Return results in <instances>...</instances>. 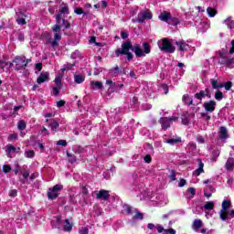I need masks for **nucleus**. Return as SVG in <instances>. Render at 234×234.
Wrapping results in <instances>:
<instances>
[{
	"label": "nucleus",
	"instance_id": "obj_53",
	"mask_svg": "<svg viewBox=\"0 0 234 234\" xmlns=\"http://www.w3.org/2000/svg\"><path fill=\"white\" fill-rule=\"evenodd\" d=\"M14 173L15 175H19V172L21 173L23 170H21V166H19V165H17L15 168H14Z\"/></svg>",
	"mask_w": 234,
	"mask_h": 234
},
{
	"label": "nucleus",
	"instance_id": "obj_35",
	"mask_svg": "<svg viewBox=\"0 0 234 234\" xmlns=\"http://www.w3.org/2000/svg\"><path fill=\"white\" fill-rule=\"evenodd\" d=\"M207 13L209 17H215V16H217V9H215L213 7H207Z\"/></svg>",
	"mask_w": 234,
	"mask_h": 234
},
{
	"label": "nucleus",
	"instance_id": "obj_3",
	"mask_svg": "<svg viewBox=\"0 0 234 234\" xmlns=\"http://www.w3.org/2000/svg\"><path fill=\"white\" fill-rule=\"evenodd\" d=\"M144 50L140 45L135 44L133 47V51L134 52L136 58H145L147 54H151V46L147 42L143 43Z\"/></svg>",
	"mask_w": 234,
	"mask_h": 234
},
{
	"label": "nucleus",
	"instance_id": "obj_42",
	"mask_svg": "<svg viewBox=\"0 0 234 234\" xmlns=\"http://www.w3.org/2000/svg\"><path fill=\"white\" fill-rule=\"evenodd\" d=\"M135 215L133 218V220H142L144 218V215L140 212H137L136 209H134Z\"/></svg>",
	"mask_w": 234,
	"mask_h": 234
},
{
	"label": "nucleus",
	"instance_id": "obj_54",
	"mask_svg": "<svg viewBox=\"0 0 234 234\" xmlns=\"http://www.w3.org/2000/svg\"><path fill=\"white\" fill-rule=\"evenodd\" d=\"M9 197H11L12 198H15V197H17V190L13 189L9 192Z\"/></svg>",
	"mask_w": 234,
	"mask_h": 234
},
{
	"label": "nucleus",
	"instance_id": "obj_44",
	"mask_svg": "<svg viewBox=\"0 0 234 234\" xmlns=\"http://www.w3.org/2000/svg\"><path fill=\"white\" fill-rule=\"evenodd\" d=\"M222 98H224V94L220 90L216 91L215 100L220 101Z\"/></svg>",
	"mask_w": 234,
	"mask_h": 234
},
{
	"label": "nucleus",
	"instance_id": "obj_45",
	"mask_svg": "<svg viewBox=\"0 0 234 234\" xmlns=\"http://www.w3.org/2000/svg\"><path fill=\"white\" fill-rule=\"evenodd\" d=\"M10 171H12V166H10V165H3V172L5 174L10 173Z\"/></svg>",
	"mask_w": 234,
	"mask_h": 234
},
{
	"label": "nucleus",
	"instance_id": "obj_7",
	"mask_svg": "<svg viewBox=\"0 0 234 234\" xmlns=\"http://www.w3.org/2000/svg\"><path fill=\"white\" fill-rule=\"evenodd\" d=\"M63 189L62 185H55L52 188L48 190V198L49 200H55L57 197H59V191Z\"/></svg>",
	"mask_w": 234,
	"mask_h": 234
},
{
	"label": "nucleus",
	"instance_id": "obj_28",
	"mask_svg": "<svg viewBox=\"0 0 234 234\" xmlns=\"http://www.w3.org/2000/svg\"><path fill=\"white\" fill-rule=\"evenodd\" d=\"M206 96H207V90H201L200 92L195 94V98L200 101H202Z\"/></svg>",
	"mask_w": 234,
	"mask_h": 234
},
{
	"label": "nucleus",
	"instance_id": "obj_6",
	"mask_svg": "<svg viewBox=\"0 0 234 234\" xmlns=\"http://www.w3.org/2000/svg\"><path fill=\"white\" fill-rule=\"evenodd\" d=\"M52 31L54 32V40L51 41L52 48H56L58 47V41L61 39V27L55 25L52 27Z\"/></svg>",
	"mask_w": 234,
	"mask_h": 234
},
{
	"label": "nucleus",
	"instance_id": "obj_52",
	"mask_svg": "<svg viewBox=\"0 0 234 234\" xmlns=\"http://www.w3.org/2000/svg\"><path fill=\"white\" fill-rule=\"evenodd\" d=\"M155 229L157 230L158 233H164V231H165V229H164V226L162 225H156Z\"/></svg>",
	"mask_w": 234,
	"mask_h": 234
},
{
	"label": "nucleus",
	"instance_id": "obj_62",
	"mask_svg": "<svg viewBox=\"0 0 234 234\" xmlns=\"http://www.w3.org/2000/svg\"><path fill=\"white\" fill-rule=\"evenodd\" d=\"M78 57H80V51H75L71 54L72 59H76Z\"/></svg>",
	"mask_w": 234,
	"mask_h": 234
},
{
	"label": "nucleus",
	"instance_id": "obj_36",
	"mask_svg": "<svg viewBox=\"0 0 234 234\" xmlns=\"http://www.w3.org/2000/svg\"><path fill=\"white\" fill-rule=\"evenodd\" d=\"M17 129L19 131H25L27 129V122L25 121H19L17 122Z\"/></svg>",
	"mask_w": 234,
	"mask_h": 234
},
{
	"label": "nucleus",
	"instance_id": "obj_18",
	"mask_svg": "<svg viewBox=\"0 0 234 234\" xmlns=\"http://www.w3.org/2000/svg\"><path fill=\"white\" fill-rule=\"evenodd\" d=\"M90 87L91 90H101L103 89V83H101V81L91 80Z\"/></svg>",
	"mask_w": 234,
	"mask_h": 234
},
{
	"label": "nucleus",
	"instance_id": "obj_43",
	"mask_svg": "<svg viewBox=\"0 0 234 234\" xmlns=\"http://www.w3.org/2000/svg\"><path fill=\"white\" fill-rule=\"evenodd\" d=\"M76 64L75 63H67L63 66L62 71L65 72V70H70L72 67H74Z\"/></svg>",
	"mask_w": 234,
	"mask_h": 234
},
{
	"label": "nucleus",
	"instance_id": "obj_22",
	"mask_svg": "<svg viewBox=\"0 0 234 234\" xmlns=\"http://www.w3.org/2000/svg\"><path fill=\"white\" fill-rule=\"evenodd\" d=\"M204 226V223L200 219H195L193 224H192V229L194 231H198L200 228Z\"/></svg>",
	"mask_w": 234,
	"mask_h": 234
},
{
	"label": "nucleus",
	"instance_id": "obj_55",
	"mask_svg": "<svg viewBox=\"0 0 234 234\" xmlns=\"http://www.w3.org/2000/svg\"><path fill=\"white\" fill-rule=\"evenodd\" d=\"M40 134L42 136H48V130H47V128L43 127L41 132H40Z\"/></svg>",
	"mask_w": 234,
	"mask_h": 234
},
{
	"label": "nucleus",
	"instance_id": "obj_60",
	"mask_svg": "<svg viewBox=\"0 0 234 234\" xmlns=\"http://www.w3.org/2000/svg\"><path fill=\"white\" fill-rule=\"evenodd\" d=\"M197 142H198V144H204L205 142L204 137H202L201 135H197Z\"/></svg>",
	"mask_w": 234,
	"mask_h": 234
},
{
	"label": "nucleus",
	"instance_id": "obj_49",
	"mask_svg": "<svg viewBox=\"0 0 234 234\" xmlns=\"http://www.w3.org/2000/svg\"><path fill=\"white\" fill-rule=\"evenodd\" d=\"M223 84H224L223 87L226 89V90H229L231 87H233V83L231 81L225 82Z\"/></svg>",
	"mask_w": 234,
	"mask_h": 234
},
{
	"label": "nucleus",
	"instance_id": "obj_33",
	"mask_svg": "<svg viewBox=\"0 0 234 234\" xmlns=\"http://www.w3.org/2000/svg\"><path fill=\"white\" fill-rule=\"evenodd\" d=\"M51 224H52L53 228L60 229L61 228V217L56 218V220L51 221Z\"/></svg>",
	"mask_w": 234,
	"mask_h": 234
},
{
	"label": "nucleus",
	"instance_id": "obj_39",
	"mask_svg": "<svg viewBox=\"0 0 234 234\" xmlns=\"http://www.w3.org/2000/svg\"><path fill=\"white\" fill-rule=\"evenodd\" d=\"M24 154L26 158H34V156H36V153L33 150H27Z\"/></svg>",
	"mask_w": 234,
	"mask_h": 234
},
{
	"label": "nucleus",
	"instance_id": "obj_10",
	"mask_svg": "<svg viewBox=\"0 0 234 234\" xmlns=\"http://www.w3.org/2000/svg\"><path fill=\"white\" fill-rule=\"evenodd\" d=\"M145 19H153V13L149 11V9H146L144 11H141L138 14L137 21L138 23H144Z\"/></svg>",
	"mask_w": 234,
	"mask_h": 234
},
{
	"label": "nucleus",
	"instance_id": "obj_23",
	"mask_svg": "<svg viewBox=\"0 0 234 234\" xmlns=\"http://www.w3.org/2000/svg\"><path fill=\"white\" fill-rule=\"evenodd\" d=\"M223 23L228 27V28H229V30L234 29V20H232L231 16H229L227 19H225Z\"/></svg>",
	"mask_w": 234,
	"mask_h": 234
},
{
	"label": "nucleus",
	"instance_id": "obj_15",
	"mask_svg": "<svg viewBox=\"0 0 234 234\" xmlns=\"http://www.w3.org/2000/svg\"><path fill=\"white\" fill-rule=\"evenodd\" d=\"M69 16V5H64L60 10L59 13L56 16L57 23H60L61 19H63V16Z\"/></svg>",
	"mask_w": 234,
	"mask_h": 234
},
{
	"label": "nucleus",
	"instance_id": "obj_26",
	"mask_svg": "<svg viewBox=\"0 0 234 234\" xmlns=\"http://www.w3.org/2000/svg\"><path fill=\"white\" fill-rule=\"evenodd\" d=\"M48 127H50L51 131L56 133V131H58V127H59V123H58V122H56L55 120H50Z\"/></svg>",
	"mask_w": 234,
	"mask_h": 234
},
{
	"label": "nucleus",
	"instance_id": "obj_59",
	"mask_svg": "<svg viewBox=\"0 0 234 234\" xmlns=\"http://www.w3.org/2000/svg\"><path fill=\"white\" fill-rule=\"evenodd\" d=\"M17 139V133H12L9 135L8 140L12 142V140Z\"/></svg>",
	"mask_w": 234,
	"mask_h": 234
},
{
	"label": "nucleus",
	"instance_id": "obj_41",
	"mask_svg": "<svg viewBox=\"0 0 234 234\" xmlns=\"http://www.w3.org/2000/svg\"><path fill=\"white\" fill-rule=\"evenodd\" d=\"M67 156H68V160L69 162V164H75L76 162V156L69 152H67Z\"/></svg>",
	"mask_w": 234,
	"mask_h": 234
},
{
	"label": "nucleus",
	"instance_id": "obj_64",
	"mask_svg": "<svg viewBox=\"0 0 234 234\" xmlns=\"http://www.w3.org/2000/svg\"><path fill=\"white\" fill-rule=\"evenodd\" d=\"M231 45H232V47L229 49V54H234V39L232 40Z\"/></svg>",
	"mask_w": 234,
	"mask_h": 234
},
{
	"label": "nucleus",
	"instance_id": "obj_47",
	"mask_svg": "<svg viewBox=\"0 0 234 234\" xmlns=\"http://www.w3.org/2000/svg\"><path fill=\"white\" fill-rule=\"evenodd\" d=\"M161 89H162L164 94H168L169 93V88L167 87V84H162Z\"/></svg>",
	"mask_w": 234,
	"mask_h": 234
},
{
	"label": "nucleus",
	"instance_id": "obj_56",
	"mask_svg": "<svg viewBox=\"0 0 234 234\" xmlns=\"http://www.w3.org/2000/svg\"><path fill=\"white\" fill-rule=\"evenodd\" d=\"M57 145H61L62 147H67V141L59 140L58 142H57Z\"/></svg>",
	"mask_w": 234,
	"mask_h": 234
},
{
	"label": "nucleus",
	"instance_id": "obj_34",
	"mask_svg": "<svg viewBox=\"0 0 234 234\" xmlns=\"http://www.w3.org/2000/svg\"><path fill=\"white\" fill-rule=\"evenodd\" d=\"M5 149H6L8 157H10V153H16V151H17V149H16V147H14V145H12V144H7L5 146Z\"/></svg>",
	"mask_w": 234,
	"mask_h": 234
},
{
	"label": "nucleus",
	"instance_id": "obj_63",
	"mask_svg": "<svg viewBox=\"0 0 234 234\" xmlns=\"http://www.w3.org/2000/svg\"><path fill=\"white\" fill-rule=\"evenodd\" d=\"M62 22L65 28H70V24L69 23V21L63 19Z\"/></svg>",
	"mask_w": 234,
	"mask_h": 234
},
{
	"label": "nucleus",
	"instance_id": "obj_14",
	"mask_svg": "<svg viewBox=\"0 0 234 234\" xmlns=\"http://www.w3.org/2000/svg\"><path fill=\"white\" fill-rule=\"evenodd\" d=\"M20 175L21 176H18V180L21 182V184H27V182H28V176H30V172L23 168Z\"/></svg>",
	"mask_w": 234,
	"mask_h": 234
},
{
	"label": "nucleus",
	"instance_id": "obj_19",
	"mask_svg": "<svg viewBox=\"0 0 234 234\" xmlns=\"http://www.w3.org/2000/svg\"><path fill=\"white\" fill-rule=\"evenodd\" d=\"M198 162V166L197 169H196L193 172L194 176H200V175H202V173H204V163H202V160L197 159Z\"/></svg>",
	"mask_w": 234,
	"mask_h": 234
},
{
	"label": "nucleus",
	"instance_id": "obj_40",
	"mask_svg": "<svg viewBox=\"0 0 234 234\" xmlns=\"http://www.w3.org/2000/svg\"><path fill=\"white\" fill-rule=\"evenodd\" d=\"M122 209L127 215H132L133 214V207L129 205H123Z\"/></svg>",
	"mask_w": 234,
	"mask_h": 234
},
{
	"label": "nucleus",
	"instance_id": "obj_13",
	"mask_svg": "<svg viewBox=\"0 0 234 234\" xmlns=\"http://www.w3.org/2000/svg\"><path fill=\"white\" fill-rule=\"evenodd\" d=\"M176 45L180 52H187V50H189V44H187L186 40L176 41Z\"/></svg>",
	"mask_w": 234,
	"mask_h": 234
},
{
	"label": "nucleus",
	"instance_id": "obj_51",
	"mask_svg": "<svg viewBox=\"0 0 234 234\" xmlns=\"http://www.w3.org/2000/svg\"><path fill=\"white\" fill-rule=\"evenodd\" d=\"M74 12L77 14V16H81V14H85V11H83L80 7H75Z\"/></svg>",
	"mask_w": 234,
	"mask_h": 234
},
{
	"label": "nucleus",
	"instance_id": "obj_5",
	"mask_svg": "<svg viewBox=\"0 0 234 234\" xmlns=\"http://www.w3.org/2000/svg\"><path fill=\"white\" fill-rule=\"evenodd\" d=\"M231 207V201L224 200L221 204V210L219 211V218L221 220H228V209Z\"/></svg>",
	"mask_w": 234,
	"mask_h": 234
},
{
	"label": "nucleus",
	"instance_id": "obj_20",
	"mask_svg": "<svg viewBox=\"0 0 234 234\" xmlns=\"http://www.w3.org/2000/svg\"><path fill=\"white\" fill-rule=\"evenodd\" d=\"M17 14V18H16V23L18 25H27V21L25 20V18L27 17V15H25V13L23 11H20Z\"/></svg>",
	"mask_w": 234,
	"mask_h": 234
},
{
	"label": "nucleus",
	"instance_id": "obj_30",
	"mask_svg": "<svg viewBox=\"0 0 234 234\" xmlns=\"http://www.w3.org/2000/svg\"><path fill=\"white\" fill-rule=\"evenodd\" d=\"M191 122L190 115L187 112L183 113L182 115V123L183 125H187Z\"/></svg>",
	"mask_w": 234,
	"mask_h": 234
},
{
	"label": "nucleus",
	"instance_id": "obj_27",
	"mask_svg": "<svg viewBox=\"0 0 234 234\" xmlns=\"http://www.w3.org/2000/svg\"><path fill=\"white\" fill-rule=\"evenodd\" d=\"M74 81H75V83L80 85V84L83 83V81H85V77L81 74L74 75Z\"/></svg>",
	"mask_w": 234,
	"mask_h": 234
},
{
	"label": "nucleus",
	"instance_id": "obj_31",
	"mask_svg": "<svg viewBox=\"0 0 234 234\" xmlns=\"http://www.w3.org/2000/svg\"><path fill=\"white\" fill-rule=\"evenodd\" d=\"M204 209L206 211H211L212 209H215V203L213 201L206 202L204 205Z\"/></svg>",
	"mask_w": 234,
	"mask_h": 234
},
{
	"label": "nucleus",
	"instance_id": "obj_12",
	"mask_svg": "<svg viewBox=\"0 0 234 234\" xmlns=\"http://www.w3.org/2000/svg\"><path fill=\"white\" fill-rule=\"evenodd\" d=\"M217 107V101H207L203 103V108L207 112H215V109Z\"/></svg>",
	"mask_w": 234,
	"mask_h": 234
},
{
	"label": "nucleus",
	"instance_id": "obj_57",
	"mask_svg": "<svg viewBox=\"0 0 234 234\" xmlns=\"http://www.w3.org/2000/svg\"><path fill=\"white\" fill-rule=\"evenodd\" d=\"M59 89L58 86L54 87L52 90V93L54 94V96H58V94H59Z\"/></svg>",
	"mask_w": 234,
	"mask_h": 234
},
{
	"label": "nucleus",
	"instance_id": "obj_29",
	"mask_svg": "<svg viewBox=\"0 0 234 234\" xmlns=\"http://www.w3.org/2000/svg\"><path fill=\"white\" fill-rule=\"evenodd\" d=\"M211 85L213 89H223L224 83L218 82V80H211Z\"/></svg>",
	"mask_w": 234,
	"mask_h": 234
},
{
	"label": "nucleus",
	"instance_id": "obj_21",
	"mask_svg": "<svg viewBox=\"0 0 234 234\" xmlns=\"http://www.w3.org/2000/svg\"><path fill=\"white\" fill-rule=\"evenodd\" d=\"M48 72H42L37 80V82L40 85L41 83H45V81H48Z\"/></svg>",
	"mask_w": 234,
	"mask_h": 234
},
{
	"label": "nucleus",
	"instance_id": "obj_46",
	"mask_svg": "<svg viewBox=\"0 0 234 234\" xmlns=\"http://www.w3.org/2000/svg\"><path fill=\"white\" fill-rule=\"evenodd\" d=\"M113 169L114 168H112L111 170L104 172L103 176L104 178H106V180H109L111 178V173H112Z\"/></svg>",
	"mask_w": 234,
	"mask_h": 234
},
{
	"label": "nucleus",
	"instance_id": "obj_8",
	"mask_svg": "<svg viewBox=\"0 0 234 234\" xmlns=\"http://www.w3.org/2000/svg\"><path fill=\"white\" fill-rule=\"evenodd\" d=\"M174 122H178V116L163 117L160 119V123L165 131L169 129Z\"/></svg>",
	"mask_w": 234,
	"mask_h": 234
},
{
	"label": "nucleus",
	"instance_id": "obj_1",
	"mask_svg": "<svg viewBox=\"0 0 234 234\" xmlns=\"http://www.w3.org/2000/svg\"><path fill=\"white\" fill-rule=\"evenodd\" d=\"M133 43H131V41H126L123 44H122L121 48L115 50V56L117 58L120 55L126 56L127 60L132 61L133 53H131L130 50H133Z\"/></svg>",
	"mask_w": 234,
	"mask_h": 234
},
{
	"label": "nucleus",
	"instance_id": "obj_4",
	"mask_svg": "<svg viewBox=\"0 0 234 234\" xmlns=\"http://www.w3.org/2000/svg\"><path fill=\"white\" fill-rule=\"evenodd\" d=\"M159 19L160 21H164L165 23H168V25H178V19L177 18H172L171 17V13L164 11L159 15Z\"/></svg>",
	"mask_w": 234,
	"mask_h": 234
},
{
	"label": "nucleus",
	"instance_id": "obj_2",
	"mask_svg": "<svg viewBox=\"0 0 234 234\" xmlns=\"http://www.w3.org/2000/svg\"><path fill=\"white\" fill-rule=\"evenodd\" d=\"M173 43L176 44L173 39L163 38L157 42V45L160 50H163L164 52H169V54H173L175 50H176L175 46H173Z\"/></svg>",
	"mask_w": 234,
	"mask_h": 234
},
{
	"label": "nucleus",
	"instance_id": "obj_58",
	"mask_svg": "<svg viewBox=\"0 0 234 234\" xmlns=\"http://www.w3.org/2000/svg\"><path fill=\"white\" fill-rule=\"evenodd\" d=\"M80 234H89V229L87 228H81L80 229Z\"/></svg>",
	"mask_w": 234,
	"mask_h": 234
},
{
	"label": "nucleus",
	"instance_id": "obj_24",
	"mask_svg": "<svg viewBox=\"0 0 234 234\" xmlns=\"http://www.w3.org/2000/svg\"><path fill=\"white\" fill-rule=\"evenodd\" d=\"M225 167H226L227 171H233V168H234V159L229 157L227 160Z\"/></svg>",
	"mask_w": 234,
	"mask_h": 234
},
{
	"label": "nucleus",
	"instance_id": "obj_61",
	"mask_svg": "<svg viewBox=\"0 0 234 234\" xmlns=\"http://www.w3.org/2000/svg\"><path fill=\"white\" fill-rule=\"evenodd\" d=\"M165 231L167 234H176V230H175L174 229H165Z\"/></svg>",
	"mask_w": 234,
	"mask_h": 234
},
{
	"label": "nucleus",
	"instance_id": "obj_17",
	"mask_svg": "<svg viewBox=\"0 0 234 234\" xmlns=\"http://www.w3.org/2000/svg\"><path fill=\"white\" fill-rule=\"evenodd\" d=\"M110 197H111V195L109 194V191H107V190H100L96 194V197L98 200H109Z\"/></svg>",
	"mask_w": 234,
	"mask_h": 234
},
{
	"label": "nucleus",
	"instance_id": "obj_50",
	"mask_svg": "<svg viewBox=\"0 0 234 234\" xmlns=\"http://www.w3.org/2000/svg\"><path fill=\"white\" fill-rule=\"evenodd\" d=\"M183 101H185V103H189L190 101V104H193V100L189 99V95H184Z\"/></svg>",
	"mask_w": 234,
	"mask_h": 234
},
{
	"label": "nucleus",
	"instance_id": "obj_37",
	"mask_svg": "<svg viewBox=\"0 0 234 234\" xmlns=\"http://www.w3.org/2000/svg\"><path fill=\"white\" fill-rule=\"evenodd\" d=\"M71 230H72V224H70V221H69V219H65L64 231H71Z\"/></svg>",
	"mask_w": 234,
	"mask_h": 234
},
{
	"label": "nucleus",
	"instance_id": "obj_25",
	"mask_svg": "<svg viewBox=\"0 0 234 234\" xmlns=\"http://www.w3.org/2000/svg\"><path fill=\"white\" fill-rule=\"evenodd\" d=\"M182 142V138L177 137V138H172L165 141V144H169V145H176V144H180Z\"/></svg>",
	"mask_w": 234,
	"mask_h": 234
},
{
	"label": "nucleus",
	"instance_id": "obj_11",
	"mask_svg": "<svg viewBox=\"0 0 234 234\" xmlns=\"http://www.w3.org/2000/svg\"><path fill=\"white\" fill-rule=\"evenodd\" d=\"M219 63L221 65H226L229 69H233L234 67V58H229L224 55L219 56Z\"/></svg>",
	"mask_w": 234,
	"mask_h": 234
},
{
	"label": "nucleus",
	"instance_id": "obj_38",
	"mask_svg": "<svg viewBox=\"0 0 234 234\" xmlns=\"http://www.w3.org/2000/svg\"><path fill=\"white\" fill-rule=\"evenodd\" d=\"M61 75H58L55 78V83L58 89H61V87H63V84L61 83Z\"/></svg>",
	"mask_w": 234,
	"mask_h": 234
},
{
	"label": "nucleus",
	"instance_id": "obj_32",
	"mask_svg": "<svg viewBox=\"0 0 234 234\" xmlns=\"http://www.w3.org/2000/svg\"><path fill=\"white\" fill-rule=\"evenodd\" d=\"M219 137L222 140H226V138H228V130L226 129V127H220V129H219Z\"/></svg>",
	"mask_w": 234,
	"mask_h": 234
},
{
	"label": "nucleus",
	"instance_id": "obj_16",
	"mask_svg": "<svg viewBox=\"0 0 234 234\" xmlns=\"http://www.w3.org/2000/svg\"><path fill=\"white\" fill-rule=\"evenodd\" d=\"M155 198L158 206H166V204L169 202V199H167V196L164 194L157 195Z\"/></svg>",
	"mask_w": 234,
	"mask_h": 234
},
{
	"label": "nucleus",
	"instance_id": "obj_48",
	"mask_svg": "<svg viewBox=\"0 0 234 234\" xmlns=\"http://www.w3.org/2000/svg\"><path fill=\"white\" fill-rule=\"evenodd\" d=\"M106 85H109L110 89H114V87H116V83L111 80H106Z\"/></svg>",
	"mask_w": 234,
	"mask_h": 234
},
{
	"label": "nucleus",
	"instance_id": "obj_9",
	"mask_svg": "<svg viewBox=\"0 0 234 234\" xmlns=\"http://www.w3.org/2000/svg\"><path fill=\"white\" fill-rule=\"evenodd\" d=\"M14 63L16 65V70H21V69H25L30 63V59H27L25 57H16L14 59Z\"/></svg>",
	"mask_w": 234,
	"mask_h": 234
}]
</instances>
